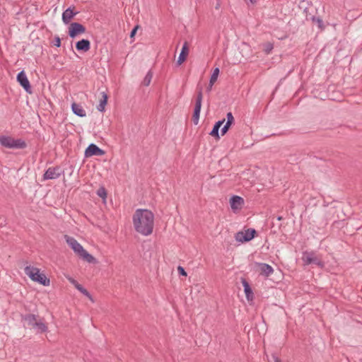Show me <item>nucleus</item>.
<instances>
[{
	"label": "nucleus",
	"mask_w": 362,
	"mask_h": 362,
	"mask_svg": "<svg viewBox=\"0 0 362 362\" xmlns=\"http://www.w3.org/2000/svg\"><path fill=\"white\" fill-rule=\"evenodd\" d=\"M154 214L148 209H138L132 216L135 230L144 236L152 234L154 228Z\"/></svg>",
	"instance_id": "obj_1"
},
{
	"label": "nucleus",
	"mask_w": 362,
	"mask_h": 362,
	"mask_svg": "<svg viewBox=\"0 0 362 362\" xmlns=\"http://www.w3.org/2000/svg\"><path fill=\"white\" fill-rule=\"evenodd\" d=\"M64 239L78 256L88 263H96L95 258L89 254L74 238L65 235Z\"/></svg>",
	"instance_id": "obj_2"
},
{
	"label": "nucleus",
	"mask_w": 362,
	"mask_h": 362,
	"mask_svg": "<svg viewBox=\"0 0 362 362\" xmlns=\"http://www.w3.org/2000/svg\"><path fill=\"white\" fill-rule=\"evenodd\" d=\"M25 273L33 281L37 282L43 286L49 285V279H48L44 274L40 273V269L37 267L27 266L25 268Z\"/></svg>",
	"instance_id": "obj_3"
},
{
	"label": "nucleus",
	"mask_w": 362,
	"mask_h": 362,
	"mask_svg": "<svg viewBox=\"0 0 362 362\" xmlns=\"http://www.w3.org/2000/svg\"><path fill=\"white\" fill-rule=\"evenodd\" d=\"M23 320L27 323L28 326L36 330L37 332L42 333L47 330V326L42 320H39L35 315H26L23 317Z\"/></svg>",
	"instance_id": "obj_4"
},
{
	"label": "nucleus",
	"mask_w": 362,
	"mask_h": 362,
	"mask_svg": "<svg viewBox=\"0 0 362 362\" xmlns=\"http://www.w3.org/2000/svg\"><path fill=\"white\" fill-rule=\"evenodd\" d=\"M0 144L8 148H24L26 147L25 142L22 139H15L11 136H1Z\"/></svg>",
	"instance_id": "obj_5"
},
{
	"label": "nucleus",
	"mask_w": 362,
	"mask_h": 362,
	"mask_svg": "<svg viewBox=\"0 0 362 362\" xmlns=\"http://www.w3.org/2000/svg\"><path fill=\"white\" fill-rule=\"evenodd\" d=\"M302 260L306 265L313 264L321 268L324 267V262L322 260L321 257L313 252H303Z\"/></svg>",
	"instance_id": "obj_6"
},
{
	"label": "nucleus",
	"mask_w": 362,
	"mask_h": 362,
	"mask_svg": "<svg viewBox=\"0 0 362 362\" xmlns=\"http://www.w3.org/2000/svg\"><path fill=\"white\" fill-rule=\"evenodd\" d=\"M256 233V230L253 228H249L244 231H240L235 234V240L240 243L248 242L251 240Z\"/></svg>",
	"instance_id": "obj_7"
},
{
	"label": "nucleus",
	"mask_w": 362,
	"mask_h": 362,
	"mask_svg": "<svg viewBox=\"0 0 362 362\" xmlns=\"http://www.w3.org/2000/svg\"><path fill=\"white\" fill-rule=\"evenodd\" d=\"M245 201L241 197L234 195L230 199V205L232 211L237 213L241 210L244 206Z\"/></svg>",
	"instance_id": "obj_8"
},
{
	"label": "nucleus",
	"mask_w": 362,
	"mask_h": 362,
	"mask_svg": "<svg viewBox=\"0 0 362 362\" xmlns=\"http://www.w3.org/2000/svg\"><path fill=\"white\" fill-rule=\"evenodd\" d=\"M85 32V27L78 23H72L69 28V35L72 38L79 34L84 33Z\"/></svg>",
	"instance_id": "obj_9"
},
{
	"label": "nucleus",
	"mask_w": 362,
	"mask_h": 362,
	"mask_svg": "<svg viewBox=\"0 0 362 362\" xmlns=\"http://www.w3.org/2000/svg\"><path fill=\"white\" fill-rule=\"evenodd\" d=\"M17 81L21 84V86L25 90V91L28 93H31V86L30 82L23 71L18 73L17 76Z\"/></svg>",
	"instance_id": "obj_10"
},
{
	"label": "nucleus",
	"mask_w": 362,
	"mask_h": 362,
	"mask_svg": "<svg viewBox=\"0 0 362 362\" xmlns=\"http://www.w3.org/2000/svg\"><path fill=\"white\" fill-rule=\"evenodd\" d=\"M104 154L105 151L93 144H90L85 151L86 157H91L93 156H103Z\"/></svg>",
	"instance_id": "obj_11"
},
{
	"label": "nucleus",
	"mask_w": 362,
	"mask_h": 362,
	"mask_svg": "<svg viewBox=\"0 0 362 362\" xmlns=\"http://www.w3.org/2000/svg\"><path fill=\"white\" fill-rule=\"evenodd\" d=\"M60 169L58 167L49 168L44 174L45 180L57 179L60 176Z\"/></svg>",
	"instance_id": "obj_12"
},
{
	"label": "nucleus",
	"mask_w": 362,
	"mask_h": 362,
	"mask_svg": "<svg viewBox=\"0 0 362 362\" xmlns=\"http://www.w3.org/2000/svg\"><path fill=\"white\" fill-rule=\"evenodd\" d=\"M256 266L261 275L269 276L274 272L273 268L267 264L257 262L256 263Z\"/></svg>",
	"instance_id": "obj_13"
},
{
	"label": "nucleus",
	"mask_w": 362,
	"mask_h": 362,
	"mask_svg": "<svg viewBox=\"0 0 362 362\" xmlns=\"http://www.w3.org/2000/svg\"><path fill=\"white\" fill-rule=\"evenodd\" d=\"M189 53L188 43L185 42L182 47L181 52L177 61L178 65H181L185 60Z\"/></svg>",
	"instance_id": "obj_14"
},
{
	"label": "nucleus",
	"mask_w": 362,
	"mask_h": 362,
	"mask_svg": "<svg viewBox=\"0 0 362 362\" xmlns=\"http://www.w3.org/2000/svg\"><path fill=\"white\" fill-rule=\"evenodd\" d=\"M71 109L73 112L77 116H79L81 117H86V113L85 110L83 108V107L76 103H73L71 105Z\"/></svg>",
	"instance_id": "obj_15"
},
{
	"label": "nucleus",
	"mask_w": 362,
	"mask_h": 362,
	"mask_svg": "<svg viewBox=\"0 0 362 362\" xmlns=\"http://www.w3.org/2000/svg\"><path fill=\"white\" fill-rule=\"evenodd\" d=\"M76 47L79 51L87 52L90 49V43L89 40L83 39L76 42Z\"/></svg>",
	"instance_id": "obj_16"
},
{
	"label": "nucleus",
	"mask_w": 362,
	"mask_h": 362,
	"mask_svg": "<svg viewBox=\"0 0 362 362\" xmlns=\"http://www.w3.org/2000/svg\"><path fill=\"white\" fill-rule=\"evenodd\" d=\"M76 13L71 8H68L62 13V21L64 23H69Z\"/></svg>",
	"instance_id": "obj_17"
},
{
	"label": "nucleus",
	"mask_w": 362,
	"mask_h": 362,
	"mask_svg": "<svg viewBox=\"0 0 362 362\" xmlns=\"http://www.w3.org/2000/svg\"><path fill=\"white\" fill-rule=\"evenodd\" d=\"M243 285L244 286V291H245L247 299L248 300H252L253 293H252L251 288L250 287L249 284L245 280H243Z\"/></svg>",
	"instance_id": "obj_18"
},
{
	"label": "nucleus",
	"mask_w": 362,
	"mask_h": 362,
	"mask_svg": "<svg viewBox=\"0 0 362 362\" xmlns=\"http://www.w3.org/2000/svg\"><path fill=\"white\" fill-rule=\"evenodd\" d=\"M224 122H225V119L217 122L214 124V128L210 133V135L218 139L219 138L218 130H219L220 127L222 126V124L224 123Z\"/></svg>",
	"instance_id": "obj_19"
},
{
	"label": "nucleus",
	"mask_w": 362,
	"mask_h": 362,
	"mask_svg": "<svg viewBox=\"0 0 362 362\" xmlns=\"http://www.w3.org/2000/svg\"><path fill=\"white\" fill-rule=\"evenodd\" d=\"M101 94L102 98L100 100V103L98 105L97 109L100 112H103L107 103V95L105 92H103Z\"/></svg>",
	"instance_id": "obj_20"
},
{
	"label": "nucleus",
	"mask_w": 362,
	"mask_h": 362,
	"mask_svg": "<svg viewBox=\"0 0 362 362\" xmlns=\"http://www.w3.org/2000/svg\"><path fill=\"white\" fill-rule=\"evenodd\" d=\"M201 107H200L199 105H195L194 114L192 116V121L194 124H197L199 123Z\"/></svg>",
	"instance_id": "obj_21"
},
{
	"label": "nucleus",
	"mask_w": 362,
	"mask_h": 362,
	"mask_svg": "<svg viewBox=\"0 0 362 362\" xmlns=\"http://www.w3.org/2000/svg\"><path fill=\"white\" fill-rule=\"evenodd\" d=\"M262 49L265 52V54H269L271 53L272 49H274L273 43L270 42H265L262 44Z\"/></svg>",
	"instance_id": "obj_22"
},
{
	"label": "nucleus",
	"mask_w": 362,
	"mask_h": 362,
	"mask_svg": "<svg viewBox=\"0 0 362 362\" xmlns=\"http://www.w3.org/2000/svg\"><path fill=\"white\" fill-rule=\"evenodd\" d=\"M218 74H219V69L218 68L214 69V72H213L212 75L211 76L210 81H209L210 83H211V86H213L214 83L216 81Z\"/></svg>",
	"instance_id": "obj_23"
},
{
	"label": "nucleus",
	"mask_w": 362,
	"mask_h": 362,
	"mask_svg": "<svg viewBox=\"0 0 362 362\" xmlns=\"http://www.w3.org/2000/svg\"><path fill=\"white\" fill-rule=\"evenodd\" d=\"M152 77H153V74H152V72L151 71H149L146 74V76L144 78L143 85L145 86H149V84L151 83Z\"/></svg>",
	"instance_id": "obj_24"
},
{
	"label": "nucleus",
	"mask_w": 362,
	"mask_h": 362,
	"mask_svg": "<svg viewBox=\"0 0 362 362\" xmlns=\"http://www.w3.org/2000/svg\"><path fill=\"white\" fill-rule=\"evenodd\" d=\"M202 98H203L202 92V90H200L197 93L195 105H199L200 107H202Z\"/></svg>",
	"instance_id": "obj_25"
},
{
	"label": "nucleus",
	"mask_w": 362,
	"mask_h": 362,
	"mask_svg": "<svg viewBox=\"0 0 362 362\" xmlns=\"http://www.w3.org/2000/svg\"><path fill=\"white\" fill-rule=\"evenodd\" d=\"M97 194L103 199L106 198L107 192L105 189L104 187L99 188L97 191Z\"/></svg>",
	"instance_id": "obj_26"
},
{
	"label": "nucleus",
	"mask_w": 362,
	"mask_h": 362,
	"mask_svg": "<svg viewBox=\"0 0 362 362\" xmlns=\"http://www.w3.org/2000/svg\"><path fill=\"white\" fill-rule=\"evenodd\" d=\"M313 21H315V22L317 23L318 27H319L321 30L324 29L323 21H322L321 18H313Z\"/></svg>",
	"instance_id": "obj_27"
},
{
	"label": "nucleus",
	"mask_w": 362,
	"mask_h": 362,
	"mask_svg": "<svg viewBox=\"0 0 362 362\" xmlns=\"http://www.w3.org/2000/svg\"><path fill=\"white\" fill-rule=\"evenodd\" d=\"M81 293H83V295H85L86 296H87L91 301L93 302V299L91 295L86 288H83V289L81 291Z\"/></svg>",
	"instance_id": "obj_28"
},
{
	"label": "nucleus",
	"mask_w": 362,
	"mask_h": 362,
	"mask_svg": "<svg viewBox=\"0 0 362 362\" xmlns=\"http://www.w3.org/2000/svg\"><path fill=\"white\" fill-rule=\"evenodd\" d=\"M226 118H227V122H230L232 123L234 122V117L230 112L227 113Z\"/></svg>",
	"instance_id": "obj_29"
},
{
	"label": "nucleus",
	"mask_w": 362,
	"mask_h": 362,
	"mask_svg": "<svg viewBox=\"0 0 362 362\" xmlns=\"http://www.w3.org/2000/svg\"><path fill=\"white\" fill-rule=\"evenodd\" d=\"M177 271H178V272H179V274L180 275L187 276V273H186V272L185 271V269H184V268L182 267L179 266L177 267Z\"/></svg>",
	"instance_id": "obj_30"
},
{
	"label": "nucleus",
	"mask_w": 362,
	"mask_h": 362,
	"mask_svg": "<svg viewBox=\"0 0 362 362\" xmlns=\"http://www.w3.org/2000/svg\"><path fill=\"white\" fill-rule=\"evenodd\" d=\"M67 279L69 280V281L73 284L75 287H76V285H78V283L71 276H66Z\"/></svg>",
	"instance_id": "obj_31"
},
{
	"label": "nucleus",
	"mask_w": 362,
	"mask_h": 362,
	"mask_svg": "<svg viewBox=\"0 0 362 362\" xmlns=\"http://www.w3.org/2000/svg\"><path fill=\"white\" fill-rule=\"evenodd\" d=\"M229 128H230L229 126L225 124L224 127L221 130V135H224L228 132Z\"/></svg>",
	"instance_id": "obj_32"
},
{
	"label": "nucleus",
	"mask_w": 362,
	"mask_h": 362,
	"mask_svg": "<svg viewBox=\"0 0 362 362\" xmlns=\"http://www.w3.org/2000/svg\"><path fill=\"white\" fill-rule=\"evenodd\" d=\"M229 128H230L229 126L225 124L224 127L221 130V135H224L228 132Z\"/></svg>",
	"instance_id": "obj_33"
},
{
	"label": "nucleus",
	"mask_w": 362,
	"mask_h": 362,
	"mask_svg": "<svg viewBox=\"0 0 362 362\" xmlns=\"http://www.w3.org/2000/svg\"><path fill=\"white\" fill-rule=\"evenodd\" d=\"M54 45L57 46V47H60L61 45V41H60V38L59 37H56L55 38V43H54Z\"/></svg>",
	"instance_id": "obj_34"
},
{
	"label": "nucleus",
	"mask_w": 362,
	"mask_h": 362,
	"mask_svg": "<svg viewBox=\"0 0 362 362\" xmlns=\"http://www.w3.org/2000/svg\"><path fill=\"white\" fill-rule=\"evenodd\" d=\"M138 28H139V26L137 25V26H136V27H135V28L132 30L131 34H130V37H133L134 36V35L136 34V30H137Z\"/></svg>",
	"instance_id": "obj_35"
},
{
	"label": "nucleus",
	"mask_w": 362,
	"mask_h": 362,
	"mask_svg": "<svg viewBox=\"0 0 362 362\" xmlns=\"http://www.w3.org/2000/svg\"><path fill=\"white\" fill-rule=\"evenodd\" d=\"M75 288L80 292L83 289V287L79 284L78 285H76Z\"/></svg>",
	"instance_id": "obj_36"
},
{
	"label": "nucleus",
	"mask_w": 362,
	"mask_h": 362,
	"mask_svg": "<svg viewBox=\"0 0 362 362\" xmlns=\"http://www.w3.org/2000/svg\"><path fill=\"white\" fill-rule=\"evenodd\" d=\"M273 358H274V362H281L280 358H279L277 356H276L274 355L273 356Z\"/></svg>",
	"instance_id": "obj_37"
},
{
	"label": "nucleus",
	"mask_w": 362,
	"mask_h": 362,
	"mask_svg": "<svg viewBox=\"0 0 362 362\" xmlns=\"http://www.w3.org/2000/svg\"><path fill=\"white\" fill-rule=\"evenodd\" d=\"M211 88H212V86H211V83H209V86L207 87L206 90L208 92H209V91H211Z\"/></svg>",
	"instance_id": "obj_38"
},
{
	"label": "nucleus",
	"mask_w": 362,
	"mask_h": 362,
	"mask_svg": "<svg viewBox=\"0 0 362 362\" xmlns=\"http://www.w3.org/2000/svg\"><path fill=\"white\" fill-rule=\"evenodd\" d=\"M232 124H233L232 122L226 121V125L230 127Z\"/></svg>",
	"instance_id": "obj_39"
},
{
	"label": "nucleus",
	"mask_w": 362,
	"mask_h": 362,
	"mask_svg": "<svg viewBox=\"0 0 362 362\" xmlns=\"http://www.w3.org/2000/svg\"><path fill=\"white\" fill-rule=\"evenodd\" d=\"M252 4H254L255 2V0H250Z\"/></svg>",
	"instance_id": "obj_40"
},
{
	"label": "nucleus",
	"mask_w": 362,
	"mask_h": 362,
	"mask_svg": "<svg viewBox=\"0 0 362 362\" xmlns=\"http://www.w3.org/2000/svg\"><path fill=\"white\" fill-rule=\"evenodd\" d=\"M219 4L216 5V8H218Z\"/></svg>",
	"instance_id": "obj_41"
}]
</instances>
